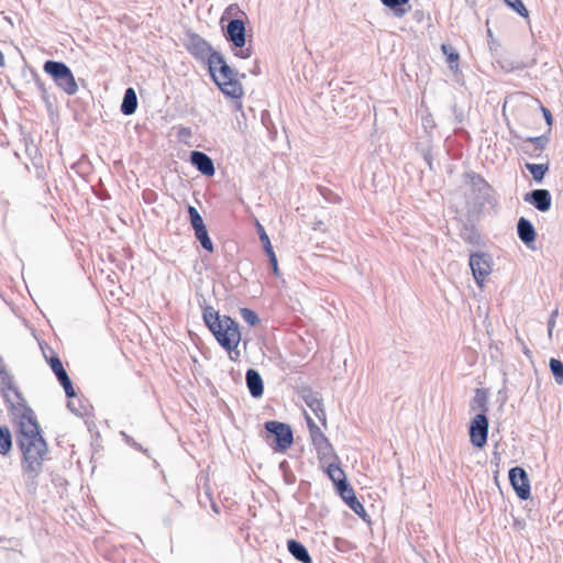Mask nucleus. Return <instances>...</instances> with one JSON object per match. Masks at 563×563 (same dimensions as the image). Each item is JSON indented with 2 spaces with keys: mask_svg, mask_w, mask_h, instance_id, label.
Listing matches in <instances>:
<instances>
[{
  "mask_svg": "<svg viewBox=\"0 0 563 563\" xmlns=\"http://www.w3.org/2000/svg\"><path fill=\"white\" fill-rule=\"evenodd\" d=\"M202 319L214 335L217 342L223 347L232 361H238L240 351L241 332L238 322L229 316H220L211 306L203 307Z\"/></svg>",
  "mask_w": 563,
  "mask_h": 563,
  "instance_id": "nucleus-1",
  "label": "nucleus"
},
{
  "mask_svg": "<svg viewBox=\"0 0 563 563\" xmlns=\"http://www.w3.org/2000/svg\"><path fill=\"white\" fill-rule=\"evenodd\" d=\"M208 71L213 82L228 97L239 99L243 96V87L239 78H245V74H239L228 65L221 53L211 55Z\"/></svg>",
  "mask_w": 563,
  "mask_h": 563,
  "instance_id": "nucleus-2",
  "label": "nucleus"
},
{
  "mask_svg": "<svg viewBox=\"0 0 563 563\" xmlns=\"http://www.w3.org/2000/svg\"><path fill=\"white\" fill-rule=\"evenodd\" d=\"M43 69L65 93L73 96L78 91L75 77L65 63L46 60L43 65Z\"/></svg>",
  "mask_w": 563,
  "mask_h": 563,
  "instance_id": "nucleus-3",
  "label": "nucleus"
},
{
  "mask_svg": "<svg viewBox=\"0 0 563 563\" xmlns=\"http://www.w3.org/2000/svg\"><path fill=\"white\" fill-rule=\"evenodd\" d=\"M245 32L244 21L238 18L229 21L224 32V37L231 43L234 55L242 59L250 58L253 53L251 46H245Z\"/></svg>",
  "mask_w": 563,
  "mask_h": 563,
  "instance_id": "nucleus-4",
  "label": "nucleus"
},
{
  "mask_svg": "<svg viewBox=\"0 0 563 563\" xmlns=\"http://www.w3.org/2000/svg\"><path fill=\"white\" fill-rule=\"evenodd\" d=\"M465 179L471 186V199L474 207L483 208L494 202V189L483 176L475 172H468L465 174Z\"/></svg>",
  "mask_w": 563,
  "mask_h": 563,
  "instance_id": "nucleus-5",
  "label": "nucleus"
},
{
  "mask_svg": "<svg viewBox=\"0 0 563 563\" xmlns=\"http://www.w3.org/2000/svg\"><path fill=\"white\" fill-rule=\"evenodd\" d=\"M265 430L274 437V450L277 452H285L294 442V434L291 427L287 423L276 420L266 421Z\"/></svg>",
  "mask_w": 563,
  "mask_h": 563,
  "instance_id": "nucleus-6",
  "label": "nucleus"
},
{
  "mask_svg": "<svg viewBox=\"0 0 563 563\" xmlns=\"http://www.w3.org/2000/svg\"><path fill=\"white\" fill-rule=\"evenodd\" d=\"M185 47L197 60L207 65L211 59V55L218 53L207 40L194 32L187 33Z\"/></svg>",
  "mask_w": 563,
  "mask_h": 563,
  "instance_id": "nucleus-7",
  "label": "nucleus"
},
{
  "mask_svg": "<svg viewBox=\"0 0 563 563\" xmlns=\"http://www.w3.org/2000/svg\"><path fill=\"white\" fill-rule=\"evenodd\" d=\"M470 267L476 284L483 287L486 277L492 272V256L487 253H472L470 255Z\"/></svg>",
  "mask_w": 563,
  "mask_h": 563,
  "instance_id": "nucleus-8",
  "label": "nucleus"
},
{
  "mask_svg": "<svg viewBox=\"0 0 563 563\" xmlns=\"http://www.w3.org/2000/svg\"><path fill=\"white\" fill-rule=\"evenodd\" d=\"M488 418L486 413H477L470 424V440L476 448H483L487 442Z\"/></svg>",
  "mask_w": 563,
  "mask_h": 563,
  "instance_id": "nucleus-9",
  "label": "nucleus"
},
{
  "mask_svg": "<svg viewBox=\"0 0 563 563\" xmlns=\"http://www.w3.org/2000/svg\"><path fill=\"white\" fill-rule=\"evenodd\" d=\"M509 482L521 500H527L531 495L528 473L520 466L509 470Z\"/></svg>",
  "mask_w": 563,
  "mask_h": 563,
  "instance_id": "nucleus-10",
  "label": "nucleus"
},
{
  "mask_svg": "<svg viewBox=\"0 0 563 563\" xmlns=\"http://www.w3.org/2000/svg\"><path fill=\"white\" fill-rule=\"evenodd\" d=\"M310 438L318 453L320 462H328L332 459H338V456L334 454L332 444L329 442L328 438L321 430L318 432L314 431V433L311 434Z\"/></svg>",
  "mask_w": 563,
  "mask_h": 563,
  "instance_id": "nucleus-11",
  "label": "nucleus"
},
{
  "mask_svg": "<svg viewBox=\"0 0 563 563\" xmlns=\"http://www.w3.org/2000/svg\"><path fill=\"white\" fill-rule=\"evenodd\" d=\"M523 200L540 212L549 211L552 205V197L548 189H533L525 195Z\"/></svg>",
  "mask_w": 563,
  "mask_h": 563,
  "instance_id": "nucleus-12",
  "label": "nucleus"
},
{
  "mask_svg": "<svg viewBox=\"0 0 563 563\" xmlns=\"http://www.w3.org/2000/svg\"><path fill=\"white\" fill-rule=\"evenodd\" d=\"M340 497L344 500V503L361 518L365 519L367 516L366 510L362 503L355 496L354 489L351 484L343 485V487H339L336 490Z\"/></svg>",
  "mask_w": 563,
  "mask_h": 563,
  "instance_id": "nucleus-13",
  "label": "nucleus"
},
{
  "mask_svg": "<svg viewBox=\"0 0 563 563\" xmlns=\"http://www.w3.org/2000/svg\"><path fill=\"white\" fill-rule=\"evenodd\" d=\"M255 225H256V231H257L260 241L262 242V245H263V250H264L265 254L267 255L269 264L272 266L273 273L276 276H279L277 256L274 252L271 240H269L264 227L257 220H256Z\"/></svg>",
  "mask_w": 563,
  "mask_h": 563,
  "instance_id": "nucleus-14",
  "label": "nucleus"
},
{
  "mask_svg": "<svg viewBox=\"0 0 563 563\" xmlns=\"http://www.w3.org/2000/svg\"><path fill=\"white\" fill-rule=\"evenodd\" d=\"M549 142L548 136L540 135V136H530L527 137L522 145L520 146L521 151L529 155L532 158H539L547 146Z\"/></svg>",
  "mask_w": 563,
  "mask_h": 563,
  "instance_id": "nucleus-15",
  "label": "nucleus"
},
{
  "mask_svg": "<svg viewBox=\"0 0 563 563\" xmlns=\"http://www.w3.org/2000/svg\"><path fill=\"white\" fill-rule=\"evenodd\" d=\"M190 162L205 176H213L216 173L213 161L206 153L192 151L190 153Z\"/></svg>",
  "mask_w": 563,
  "mask_h": 563,
  "instance_id": "nucleus-16",
  "label": "nucleus"
},
{
  "mask_svg": "<svg viewBox=\"0 0 563 563\" xmlns=\"http://www.w3.org/2000/svg\"><path fill=\"white\" fill-rule=\"evenodd\" d=\"M302 398L306 405L312 410L318 420L325 426L327 424V416L323 407L322 399L320 395L312 390L303 391Z\"/></svg>",
  "mask_w": 563,
  "mask_h": 563,
  "instance_id": "nucleus-17",
  "label": "nucleus"
},
{
  "mask_svg": "<svg viewBox=\"0 0 563 563\" xmlns=\"http://www.w3.org/2000/svg\"><path fill=\"white\" fill-rule=\"evenodd\" d=\"M245 380L247 389L253 398H260L263 396L264 382L258 371L249 368L245 373Z\"/></svg>",
  "mask_w": 563,
  "mask_h": 563,
  "instance_id": "nucleus-18",
  "label": "nucleus"
},
{
  "mask_svg": "<svg viewBox=\"0 0 563 563\" xmlns=\"http://www.w3.org/2000/svg\"><path fill=\"white\" fill-rule=\"evenodd\" d=\"M517 234L520 241L527 246H530L536 241L537 236L533 224L525 217L519 218L517 222Z\"/></svg>",
  "mask_w": 563,
  "mask_h": 563,
  "instance_id": "nucleus-19",
  "label": "nucleus"
},
{
  "mask_svg": "<svg viewBox=\"0 0 563 563\" xmlns=\"http://www.w3.org/2000/svg\"><path fill=\"white\" fill-rule=\"evenodd\" d=\"M325 464V462H322ZM327 475L330 477V479L333 482L336 490H339V487H343V485L350 484L346 479L345 473L343 470L335 464L334 462L328 461L327 462V468H325Z\"/></svg>",
  "mask_w": 563,
  "mask_h": 563,
  "instance_id": "nucleus-20",
  "label": "nucleus"
},
{
  "mask_svg": "<svg viewBox=\"0 0 563 563\" xmlns=\"http://www.w3.org/2000/svg\"><path fill=\"white\" fill-rule=\"evenodd\" d=\"M287 549L297 561L301 563H312L307 548L301 542L290 539L287 541Z\"/></svg>",
  "mask_w": 563,
  "mask_h": 563,
  "instance_id": "nucleus-21",
  "label": "nucleus"
},
{
  "mask_svg": "<svg viewBox=\"0 0 563 563\" xmlns=\"http://www.w3.org/2000/svg\"><path fill=\"white\" fill-rule=\"evenodd\" d=\"M136 109H137V96H136L135 90L130 87V88L125 89V91H124L120 110L124 115H131V114L135 113Z\"/></svg>",
  "mask_w": 563,
  "mask_h": 563,
  "instance_id": "nucleus-22",
  "label": "nucleus"
},
{
  "mask_svg": "<svg viewBox=\"0 0 563 563\" xmlns=\"http://www.w3.org/2000/svg\"><path fill=\"white\" fill-rule=\"evenodd\" d=\"M488 398H487V394L484 389H481V388H477L475 390V396L472 400V404H471V408L474 410V409H479L481 412L479 413H487L488 411Z\"/></svg>",
  "mask_w": 563,
  "mask_h": 563,
  "instance_id": "nucleus-23",
  "label": "nucleus"
},
{
  "mask_svg": "<svg viewBox=\"0 0 563 563\" xmlns=\"http://www.w3.org/2000/svg\"><path fill=\"white\" fill-rule=\"evenodd\" d=\"M525 167L537 183H541L549 170V164L526 163Z\"/></svg>",
  "mask_w": 563,
  "mask_h": 563,
  "instance_id": "nucleus-24",
  "label": "nucleus"
},
{
  "mask_svg": "<svg viewBox=\"0 0 563 563\" xmlns=\"http://www.w3.org/2000/svg\"><path fill=\"white\" fill-rule=\"evenodd\" d=\"M380 2L393 10L398 18L404 16L408 11V9L404 7L409 3V0H380Z\"/></svg>",
  "mask_w": 563,
  "mask_h": 563,
  "instance_id": "nucleus-25",
  "label": "nucleus"
},
{
  "mask_svg": "<svg viewBox=\"0 0 563 563\" xmlns=\"http://www.w3.org/2000/svg\"><path fill=\"white\" fill-rule=\"evenodd\" d=\"M67 408L78 417H84L88 411L87 406L84 404L81 398L78 397L77 394L74 398H68Z\"/></svg>",
  "mask_w": 563,
  "mask_h": 563,
  "instance_id": "nucleus-26",
  "label": "nucleus"
},
{
  "mask_svg": "<svg viewBox=\"0 0 563 563\" xmlns=\"http://www.w3.org/2000/svg\"><path fill=\"white\" fill-rule=\"evenodd\" d=\"M12 449V435L8 427H0V454L5 455Z\"/></svg>",
  "mask_w": 563,
  "mask_h": 563,
  "instance_id": "nucleus-27",
  "label": "nucleus"
},
{
  "mask_svg": "<svg viewBox=\"0 0 563 563\" xmlns=\"http://www.w3.org/2000/svg\"><path fill=\"white\" fill-rule=\"evenodd\" d=\"M195 236L200 242L203 250H206L209 253L213 252V250H214L213 243L209 236V233H208V230L206 227H203L201 229H197L195 231Z\"/></svg>",
  "mask_w": 563,
  "mask_h": 563,
  "instance_id": "nucleus-28",
  "label": "nucleus"
},
{
  "mask_svg": "<svg viewBox=\"0 0 563 563\" xmlns=\"http://www.w3.org/2000/svg\"><path fill=\"white\" fill-rule=\"evenodd\" d=\"M550 371L554 377V380L558 385H563V362L558 358H550L549 362Z\"/></svg>",
  "mask_w": 563,
  "mask_h": 563,
  "instance_id": "nucleus-29",
  "label": "nucleus"
},
{
  "mask_svg": "<svg viewBox=\"0 0 563 563\" xmlns=\"http://www.w3.org/2000/svg\"><path fill=\"white\" fill-rule=\"evenodd\" d=\"M188 213H189L190 224H191L194 231L206 227L203 223L202 217L200 216V213L198 212V210L195 207L189 206Z\"/></svg>",
  "mask_w": 563,
  "mask_h": 563,
  "instance_id": "nucleus-30",
  "label": "nucleus"
},
{
  "mask_svg": "<svg viewBox=\"0 0 563 563\" xmlns=\"http://www.w3.org/2000/svg\"><path fill=\"white\" fill-rule=\"evenodd\" d=\"M240 316L251 327L258 324L261 321L256 312L249 308H241Z\"/></svg>",
  "mask_w": 563,
  "mask_h": 563,
  "instance_id": "nucleus-31",
  "label": "nucleus"
},
{
  "mask_svg": "<svg viewBox=\"0 0 563 563\" xmlns=\"http://www.w3.org/2000/svg\"><path fill=\"white\" fill-rule=\"evenodd\" d=\"M461 238L473 245L478 244L479 242V234L473 228L465 227L461 232Z\"/></svg>",
  "mask_w": 563,
  "mask_h": 563,
  "instance_id": "nucleus-32",
  "label": "nucleus"
},
{
  "mask_svg": "<svg viewBox=\"0 0 563 563\" xmlns=\"http://www.w3.org/2000/svg\"><path fill=\"white\" fill-rule=\"evenodd\" d=\"M505 3L515 12H517L520 16H528V10L521 0H505Z\"/></svg>",
  "mask_w": 563,
  "mask_h": 563,
  "instance_id": "nucleus-33",
  "label": "nucleus"
},
{
  "mask_svg": "<svg viewBox=\"0 0 563 563\" xmlns=\"http://www.w3.org/2000/svg\"><path fill=\"white\" fill-rule=\"evenodd\" d=\"M120 435L122 437L123 441L131 448L146 454L147 456H150L148 454V450L147 449H144L140 443H137L131 435H129L125 431H121L120 432Z\"/></svg>",
  "mask_w": 563,
  "mask_h": 563,
  "instance_id": "nucleus-34",
  "label": "nucleus"
},
{
  "mask_svg": "<svg viewBox=\"0 0 563 563\" xmlns=\"http://www.w3.org/2000/svg\"><path fill=\"white\" fill-rule=\"evenodd\" d=\"M318 190H319L320 195L324 198V200L330 203H339L341 201V198L339 197V195H336L335 192H333L331 189H329L327 187L319 186Z\"/></svg>",
  "mask_w": 563,
  "mask_h": 563,
  "instance_id": "nucleus-35",
  "label": "nucleus"
},
{
  "mask_svg": "<svg viewBox=\"0 0 563 563\" xmlns=\"http://www.w3.org/2000/svg\"><path fill=\"white\" fill-rule=\"evenodd\" d=\"M58 383L64 388V391H65V395L67 398H74L76 396V389L73 385V382H71L69 375L66 376L65 378L59 379Z\"/></svg>",
  "mask_w": 563,
  "mask_h": 563,
  "instance_id": "nucleus-36",
  "label": "nucleus"
},
{
  "mask_svg": "<svg viewBox=\"0 0 563 563\" xmlns=\"http://www.w3.org/2000/svg\"><path fill=\"white\" fill-rule=\"evenodd\" d=\"M46 453H47V443L42 435L40 426L37 424V457L43 460Z\"/></svg>",
  "mask_w": 563,
  "mask_h": 563,
  "instance_id": "nucleus-37",
  "label": "nucleus"
},
{
  "mask_svg": "<svg viewBox=\"0 0 563 563\" xmlns=\"http://www.w3.org/2000/svg\"><path fill=\"white\" fill-rule=\"evenodd\" d=\"M38 344H40V347H41V350H42V352H43V354H44L45 358L47 360V363L49 364V366H51V368H52L53 373H54V372H57L60 367H63V363H62L60 358H59L56 354L52 355V356L48 358V357L46 356V353H45V350H44L43 345H42L41 343H38Z\"/></svg>",
  "mask_w": 563,
  "mask_h": 563,
  "instance_id": "nucleus-38",
  "label": "nucleus"
},
{
  "mask_svg": "<svg viewBox=\"0 0 563 563\" xmlns=\"http://www.w3.org/2000/svg\"><path fill=\"white\" fill-rule=\"evenodd\" d=\"M0 543H5V545L3 547V549L5 551H11L9 553V559L16 560V556H19L20 553L14 551L13 548H14L15 544H13V541L12 540L0 539Z\"/></svg>",
  "mask_w": 563,
  "mask_h": 563,
  "instance_id": "nucleus-39",
  "label": "nucleus"
},
{
  "mask_svg": "<svg viewBox=\"0 0 563 563\" xmlns=\"http://www.w3.org/2000/svg\"><path fill=\"white\" fill-rule=\"evenodd\" d=\"M459 58V54L451 49L450 54H448V63L451 69L457 68Z\"/></svg>",
  "mask_w": 563,
  "mask_h": 563,
  "instance_id": "nucleus-40",
  "label": "nucleus"
},
{
  "mask_svg": "<svg viewBox=\"0 0 563 563\" xmlns=\"http://www.w3.org/2000/svg\"><path fill=\"white\" fill-rule=\"evenodd\" d=\"M307 426L309 429L310 435L314 433V431H320L321 429L317 426V423L313 421V419L309 416H306Z\"/></svg>",
  "mask_w": 563,
  "mask_h": 563,
  "instance_id": "nucleus-41",
  "label": "nucleus"
},
{
  "mask_svg": "<svg viewBox=\"0 0 563 563\" xmlns=\"http://www.w3.org/2000/svg\"><path fill=\"white\" fill-rule=\"evenodd\" d=\"M541 110H542L543 117H544V119L547 121V124L551 125L552 121H553L551 111L548 108H545V107H541Z\"/></svg>",
  "mask_w": 563,
  "mask_h": 563,
  "instance_id": "nucleus-42",
  "label": "nucleus"
},
{
  "mask_svg": "<svg viewBox=\"0 0 563 563\" xmlns=\"http://www.w3.org/2000/svg\"><path fill=\"white\" fill-rule=\"evenodd\" d=\"M57 380L62 379V378H65L66 376H68L66 369L63 367H60L57 372H54Z\"/></svg>",
  "mask_w": 563,
  "mask_h": 563,
  "instance_id": "nucleus-43",
  "label": "nucleus"
},
{
  "mask_svg": "<svg viewBox=\"0 0 563 563\" xmlns=\"http://www.w3.org/2000/svg\"><path fill=\"white\" fill-rule=\"evenodd\" d=\"M323 225H324V224H323V221L318 220V221H316V222L313 223L312 229H313V230H316V231H317V230H323Z\"/></svg>",
  "mask_w": 563,
  "mask_h": 563,
  "instance_id": "nucleus-44",
  "label": "nucleus"
},
{
  "mask_svg": "<svg viewBox=\"0 0 563 563\" xmlns=\"http://www.w3.org/2000/svg\"><path fill=\"white\" fill-rule=\"evenodd\" d=\"M554 324H555V320L549 319V321H548V329H549V333L550 334L552 332V329H553Z\"/></svg>",
  "mask_w": 563,
  "mask_h": 563,
  "instance_id": "nucleus-45",
  "label": "nucleus"
},
{
  "mask_svg": "<svg viewBox=\"0 0 563 563\" xmlns=\"http://www.w3.org/2000/svg\"><path fill=\"white\" fill-rule=\"evenodd\" d=\"M451 49L452 48L450 46H448L445 44L442 45V51H443L444 54H446V55L450 54Z\"/></svg>",
  "mask_w": 563,
  "mask_h": 563,
  "instance_id": "nucleus-46",
  "label": "nucleus"
},
{
  "mask_svg": "<svg viewBox=\"0 0 563 563\" xmlns=\"http://www.w3.org/2000/svg\"><path fill=\"white\" fill-rule=\"evenodd\" d=\"M5 65V59L3 53L0 51V67H3Z\"/></svg>",
  "mask_w": 563,
  "mask_h": 563,
  "instance_id": "nucleus-47",
  "label": "nucleus"
},
{
  "mask_svg": "<svg viewBox=\"0 0 563 563\" xmlns=\"http://www.w3.org/2000/svg\"><path fill=\"white\" fill-rule=\"evenodd\" d=\"M556 316H558V310H554V311L551 313L550 319L555 320Z\"/></svg>",
  "mask_w": 563,
  "mask_h": 563,
  "instance_id": "nucleus-48",
  "label": "nucleus"
}]
</instances>
